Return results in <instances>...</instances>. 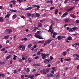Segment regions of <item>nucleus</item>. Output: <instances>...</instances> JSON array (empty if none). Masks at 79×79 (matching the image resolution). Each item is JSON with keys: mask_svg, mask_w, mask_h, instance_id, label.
I'll return each instance as SVG.
<instances>
[{"mask_svg": "<svg viewBox=\"0 0 79 79\" xmlns=\"http://www.w3.org/2000/svg\"><path fill=\"white\" fill-rule=\"evenodd\" d=\"M65 23H68L69 21V20L68 19H66L64 20Z\"/></svg>", "mask_w": 79, "mask_h": 79, "instance_id": "nucleus-21", "label": "nucleus"}, {"mask_svg": "<svg viewBox=\"0 0 79 79\" xmlns=\"http://www.w3.org/2000/svg\"><path fill=\"white\" fill-rule=\"evenodd\" d=\"M76 56L77 58H79V54H76Z\"/></svg>", "mask_w": 79, "mask_h": 79, "instance_id": "nucleus-63", "label": "nucleus"}, {"mask_svg": "<svg viewBox=\"0 0 79 79\" xmlns=\"http://www.w3.org/2000/svg\"><path fill=\"white\" fill-rule=\"evenodd\" d=\"M67 40H72V37L71 36H68L67 38Z\"/></svg>", "mask_w": 79, "mask_h": 79, "instance_id": "nucleus-13", "label": "nucleus"}, {"mask_svg": "<svg viewBox=\"0 0 79 79\" xmlns=\"http://www.w3.org/2000/svg\"><path fill=\"white\" fill-rule=\"evenodd\" d=\"M53 40V39H52L51 40H48L47 41H46L44 43L43 45H44V46H45L46 45H48V44H49L51 42V41H52V40Z\"/></svg>", "mask_w": 79, "mask_h": 79, "instance_id": "nucleus-6", "label": "nucleus"}, {"mask_svg": "<svg viewBox=\"0 0 79 79\" xmlns=\"http://www.w3.org/2000/svg\"><path fill=\"white\" fill-rule=\"evenodd\" d=\"M12 2L13 4V5H15V4H16V1H14V0L12 1Z\"/></svg>", "mask_w": 79, "mask_h": 79, "instance_id": "nucleus-37", "label": "nucleus"}, {"mask_svg": "<svg viewBox=\"0 0 79 79\" xmlns=\"http://www.w3.org/2000/svg\"><path fill=\"white\" fill-rule=\"evenodd\" d=\"M10 11L11 12H17V10H10Z\"/></svg>", "mask_w": 79, "mask_h": 79, "instance_id": "nucleus-36", "label": "nucleus"}, {"mask_svg": "<svg viewBox=\"0 0 79 79\" xmlns=\"http://www.w3.org/2000/svg\"><path fill=\"white\" fill-rule=\"evenodd\" d=\"M41 32L40 31H37L34 35L35 37L36 38H38L39 39H44V38L40 36V35H41Z\"/></svg>", "mask_w": 79, "mask_h": 79, "instance_id": "nucleus-1", "label": "nucleus"}, {"mask_svg": "<svg viewBox=\"0 0 79 79\" xmlns=\"http://www.w3.org/2000/svg\"><path fill=\"white\" fill-rule=\"evenodd\" d=\"M35 31H36V30L34 29L33 30H32L31 31L32 32H35Z\"/></svg>", "mask_w": 79, "mask_h": 79, "instance_id": "nucleus-56", "label": "nucleus"}, {"mask_svg": "<svg viewBox=\"0 0 79 79\" xmlns=\"http://www.w3.org/2000/svg\"><path fill=\"white\" fill-rule=\"evenodd\" d=\"M74 60H78L79 61V59H78V58L77 57H76L74 59Z\"/></svg>", "mask_w": 79, "mask_h": 79, "instance_id": "nucleus-44", "label": "nucleus"}, {"mask_svg": "<svg viewBox=\"0 0 79 79\" xmlns=\"http://www.w3.org/2000/svg\"><path fill=\"white\" fill-rule=\"evenodd\" d=\"M13 19H15L17 17V15L16 14H15L13 16Z\"/></svg>", "mask_w": 79, "mask_h": 79, "instance_id": "nucleus-22", "label": "nucleus"}, {"mask_svg": "<svg viewBox=\"0 0 79 79\" xmlns=\"http://www.w3.org/2000/svg\"><path fill=\"white\" fill-rule=\"evenodd\" d=\"M0 64H5V62H1L0 63Z\"/></svg>", "mask_w": 79, "mask_h": 79, "instance_id": "nucleus-47", "label": "nucleus"}, {"mask_svg": "<svg viewBox=\"0 0 79 79\" xmlns=\"http://www.w3.org/2000/svg\"><path fill=\"white\" fill-rule=\"evenodd\" d=\"M77 45H78L79 46V43H77L74 44H73L72 45V46H73V47H74L75 48H76L77 47Z\"/></svg>", "mask_w": 79, "mask_h": 79, "instance_id": "nucleus-8", "label": "nucleus"}, {"mask_svg": "<svg viewBox=\"0 0 79 79\" xmlns=\"http://www.w3.org/2000/svg\"><path fill=\"white\" fill-rule=\"evenodd\" d=\"M31 36H32V34H29L27 35L28 37H30Z\"/></svg>", "mask_w": 79, "mask_h": 79, "instance_id": "nucleus-41", "label": "nucleus"}, {"mask_svg": "<svg viewBox=\"0 0 79 79\" xmlns=\"http://www.w3.org/2000/svg\"><path fill=\"white\" fill-rule=\"evenodd\" d=\"M38 27H42V24L41 23H39L38 24Z\"/></svg>", "mask_w": 79, "mask_h": 79, "instance_id": "nucleus-10", "label": "nucleus"}, {"mask_svg": "<svg viewBox=\"0 0 79 79\" xmlns=\"http://www.w3.org/2000/svg\"><path fill=\"white\" fill-rule=\"evenodd\" d=\"M21 40L22 41H23V40H25V41L26 40H27V38H22Z\"/></svg>", "mask_w": 79, "mask_h": 79, "instance_id": "nucleus-18", "label": "nucleus"}, {"mask_svg": "<svg viewBox=\"0 0 79 79\" xmlns=\"http://www.w3.org/2000/svg\"><path fill=\"white\" fill-rule=\"evenodd\" d=\"M32 46V44H30L28 45V48H30Z\"/></svg>", "mask_w": 79, "mask_h": 79, "instance_id": "nucleus-24", "label": "nucleus"}, {"mask_svg": "<svg viewBox=\"0 0 79 79\" xmlns=\"http://www.w3.org/2000/svg\"><path fill=\"white\" fill-rule=\"evenodd\" d=\"M68 13L66 12L64 13V14H63V15L64 16V17H65L66 16H67L68 15Z\"/></svg>", "mask_w": 79, "mask_h": 79, "instance_id": "nucleus-15", "label": "nucleus"}, {"mask_svg": "<svg viewBox=\"0 0 79 79\" xmlns=\"http://www.w3.org/2000/svg\"><path fill=\"white\" fill-rule=\"evenodd\" d=\"M33 28H34V29L36 31L37 30V29H39V28H38V27H33Z\"/></svg>", "mask_w": 79, "mask_h": 79, "instance_id": "nucleus-32", "label": "nucleus"}, {"mask_svg": "<svg viewBox=\"0 0 79 79\" xmlns=\"http://www.w3.org/2000/svg\"><path fill=\"white\" fill-rule=\"evenodd\" d=\"M55 74H52L51 73L49 74H47V77H54L53 76H55Z\"/></svg>", "mask_w": 79, "mask_h": 79, "instance_id": "nucleus-7", "label": "nucleus"}, {"mask_svg": "<svg viewBox=\"0 0 79 79\" xmlns=\"http://www.w3.org/2000/svg\"><path fill=\"white\" fill-rule=\"evenodd\" d=\"M40 75V73H36L35 75V77H36V76H39Z\"/></svg>", "mask_w": 79, "mask_h": 79, "instance_id": "nucleus-35", "label": "nucleus"}, {"mask_svg": "<svg viewBox=\"0 0 79 79\" xmlns=\"http://www.w3.org/2000/svg\"><path fill=\"white\" fill-rule=\"evenodd\" d=\"M72 29L73 30V31H76V30H77V29H78V28L76 27H74L72 28Z\"/></svg>", "mask_w": 79, "mask_h": 79, "instance_id": "nucleus-14", "label": "nucleus"}, {"mask_svg": "<svg viewBox=\"0 0 79 79\" xmlns=\"http://www.w3.org/2000/svg\"><path fill=\"white\" fill-rule=\"evenodd\" d=\"M34 58H35V60H37V59L38 58H39V57L35 56V57Z\"/></svg>", "mask_w": 79, "mask_h": 79, "instance_id": "nucleus-60", "label": "nucleus"}, {"mask_svg": "<svg viewBox=\"0 0 79 79\" xmlns=\"http://www.w3.org/2000/svg\"><path fill=\"white\" fill-rule=\"evenodd\" d=\"M57 39L59 40H61L62 39V38H61V36L59 35L57 36Z\"/></svg>", "mask_w": 79, "mask_h": 79, "instance_id": "nucleus-17", "label": "nucleus"}, {"mask_svg": "<svg viewBox=\"0 0 79 79\" xmlns=\"http://www.w3.org/2000/svg\"><path fill=\"white\" fill-rule=\"evenodd\" d=\"M68 31L69 32H73V30L72 28H69V30H68Z\"/></svg>", "mask_w": 79, "mask_h": 79, "instance_id": "nucleus-29", "label": "nucleus"}, {"mask_svg": "<svg viewBox=\"0 0 79 79\" xmlns=\"http://www.w3.org/2000/svg\"><path fill=\"white\" fill-rule=\"evenodd\" d=\"M27 73H29V72L30 71V70H29V68H27Z\"/></svg>", "mask_w": 79, "mask_h": 79, "instance_id": "nucleus-42", "label": "nucleus"}, {"mask_svg": "<svg viewBox=\"0 0 79 79\" xmlns=\"http://www.w3.org/2000/svg\"><path fill=\"white\" fill-rule=\"evenodd\" d=\"M17 57V56H15V55H14L13 58V60H16V58Z\"/></svg>", "mask_w": 79, "mask_h": 79, "instance_id": "nucleus-46", "label": "nucleus"}, {"mask_svg": "<svg viewBox=\"0 0 79 79\" xmlns=\"http://www.w3.org/2000/svg\"><path fill=\"white\" fill-rule=\"evenodd\" d=\"M3 18L0 17V22H3Z\"/></svg>", "mask_w": 79, "mask_h": 79, "instance_id": "nucleus-23", "label": "nucleus"}, {"mask_svg": "<svg viewBox=\"0 0 79 79\" xmlns=\"http://www.w3.org/2000/svg\"><path fill=\"white\" fill-rule=\"evenodd\" d=\"M5 32L7 34H11L12 32V30L11 29H6L5 30Z\"/></svg>", "mask_w": 79, "mask_h": 79, "instance_id": "nucleus-3", "label": "nucleus"}, {"mask_svg": "<svg viewBox=\"0 0 79 79\" xmlns=\"http://www.w3.org/2000/svg\"><path fill=\"white\" fill-rule=\"evenodd\" d=\"M27 17H30V16H31V14L28 13L27 14Z\"/></svg>", "mask_w": 79, "mask_h": 79, "instance_id": "nucleus-20", "label": "nucleus"}, {"mask_svg": "<svg viewBox=\"0 0 79 79\" xmlns=\"http://www.w3.org/2000/svg\"><path fill=\"white\" fill-rule=\"evenodd\" d=\"M36 66H40V64H36Z\"/></svg>", "mask_w": 79, "mask_h": 79, "instance_id": "nucleus-57", "label": "nucleus"}, {"mask_svg": "<svg viewBox=\"0 0 79 79\" xmlns=\"http://www.w3.org/2000/svg\"><path fill=\"white\" fill-rule=\"evenodd\" d=\"M58 9H56L55 10V15H56L58 13Z\"/></svg>", "mask_w": 79, "mask_h": 79, "instance_id": "nucleus-26", "label": "nucleus"}, {"mask_svg": "<svg viewBox=\"0 0 79 79\" xmlns=\"http://www.w3.org/2000/svg\"><path fill=\"white\" fill-rule=\"evenodd\" d=\"M22 47H23V45H20V46H19L18 47V49L19 50H21V49L22 48Z\"/></svg>", "mask_w": 79, "mask_h": 79, "instance_id": "nucleus-19", "label": "nucleus"}, {"mask_svg": "<svg viewBox=\"0 0 79 79\" xmlns=\"http://www.w3.org/2000/svg\"><path fill=\"white\" fill-rule=\"evenodd\" d=\"M10 57L11 55H9L6 58V60H8L9 58H10Z\"/></svg>", "mask_w": 79, "mask_h": 79, "instance_id": "nucleus-28", "label": "nucleus"}, {"mask_svg": "<svg viewBox=\"0 0 79 79\" xmlns=\"http://www.w3.org/2000/svg\"><path fill=\"white\" fill-rule=\"evenodd\" d=\"M46 63L48 64H49L50 63H52V60L49 59H45L44 61V63Z\"/></svg>", "mask_w": 79, "mask_h": 79, "instance_id": "nucleus-5", "label": "nucleus"}, {"mask_svg": "<svg viewBox=\"0 0 79 79\" xmlns=\"http://www.w3.org/2000/svg\"><path fill=\"white\" fill-rule=\"evenodd\" d=\"M24 75H22L21 77V79H23V78H24Z\"/></svg>", "mask_w": 79, "mask_h": 79, "instance_id": "nucleus-40", "label": "nucleus"}, {"mask_svg": "<svg viewBox=\"0 0 79 79\" xmlns=\"http://www.w3.org/2000/svg\"><path fill=\"white\" fill-rule=\"evenodd\" d=\"M34 14L36 15V17H39L40 16V15L39 13H37L36 12H35Z\"/></svg>", "mask_w": 79, "mask_h": 79, "instance_id": "nucleus-12", "label": "nucleus"}, {"mask_svg": "<svg viewBox=\"0 0 79 79\" xmlns=\"http://www.w3.org/2000/svg\"><path fill=\"white\" fill-rule=\"evenodd\" d=\"M73 15L74 14H70L69 15L70 16H71V17H72Z\"/></svg>", "mask_w": 79, "mask_h": 79, "instance_id": "nucleus-55", "label": "nucleus"}, {"mask_svg": "<svg viewBox=\"0 0 79 79\" xmlns=\"http://www.w3.org/2000/svg\"><path fill=\"white\" fill-rule=\"evenodd\" d=\"M8 38H9V35H6L4 37V39H8Z\"/></svg>", "mask_w": 79, "mask_h": 79, "instance_id": "nucleus-27", "label": "nucleus"}, {"mask_svg": "<svg viewBox=\"0 0 79 79\" xmlns=\"http://www.w3.org/2000/svg\"><path fill=\"white\" fill-rule=\"evenodd\" d=\"M56 67H53L52 68V69L54 70V71H56Z\"/></svg>", "mask_w": 79, "mask_h": 79, "instance_id": "nucleus-31", "label": "nucleus"}, {"mask_svg": "<svg viewBox=\"0 0 79 79\" xmlns=\"http://www.w3.org/2000/svg\"><path fill=\"white\" fill-rule=\"evenodd\" d=\"M24 1L25 2H26V0H21L19 2V4H21V2H22V3H24Z\"/></svg>", "mask_w": 79, "mask_h": 79, "instance_id": "nucleus-16", "label": "nucleus"}, {"mask_svg": "<svg viewBox=\"0 0 79 79\" xmlns=\"http://www.w3.org/2000/svg\"><path fill=\"white\" fill-rule=\"evenodd\" d=\"M74 8V7H71V8L67 9L66 10V11H67V12H69V11H71V10H73V9Z\"/></svg>", "mask_w": 79, "mask_h": 79, "instance_id": "nucleus-11", "label": "nucleus"}, {"mask_svg": "<svg viewBox=\"0 0 79 79\" xmlns=\"http://www.w3.org/2000/svg\"><path fill=\"white\" fill-rule=\"evenodd\" d=\"M53 35H57V34L55 32H54L53 33Z\"/></svg>", "mask_w": 79, "mask_h": 79, "instance_id": "nucleus-54", "label": "nucleus"}, {"mask_svg": "<svg viewBox=\"0 0 79 79\" xmlns=\"http://www.w3.org/2000/svg\"><path fill=\"white\" fill-rule=\"evenodd\" d=\"M13 4H10V8H12L13 7Z\"/></svg>", "mask_w": 79, "mask_h": 79, "instance_id": "nucleus-52", "label": "nucleus"}, {"mask_svg": "<svg viewBox=\"0 0 79 79\" xmlns=\"http://www.w3.org/2000/svg\"><path fill=\"white\" fill-rule=\"evenodd\" d=\"M44 42V41H39L38 42V43H39V44H40L41 43H42L43 42Z\"/></svg>", "mask_w": 79, "mask_h": 79, "instance_id": "nucleus-48", "label": "nucleus"}, {"mask_svg": "<svg viewBox=\"0 0 79 79\" xmlns=\"http://www.w3.org/2000/svg\"><path fill=\"white\" fill-rule=\"evenodd\" d=\"M16 35H15V36L14 37V39L15 40H16Z\"/></svg>", "mask_w": 79, "mask_h": 79, "instance_id": "nucleus-59", "label": "nucleus"}, {"mask_svg": "<svg viewBox=\"0 0 79 79\" xmlns=\"http://www.w3.org/2000/svg\"><path fill=\"white\" fill-rule=\"evenodd\" d=\"M62 55H63V56H66V52H64L62 53Z\"/></svg>", "mask_w": 79, "mask_h": 79, "instance_id": "nucleus-30", "label": "nucleus"}, {"mask_svg": "<svg viewBox=\"0 0 79 79\" xmlns=\"http://www.w3.org/2000/svg\"><path fill=\"white\" fill-rule=\"evenodd\" d=\"M40 53H41L39 51L37 52L36 53V54L37 55H40Z\"/></svg>", "mask_w": 79, "mask_h": 79, "instance_id": "nucleus-39", "label": "nucleus"}, {"mask_svg": "<svg viewBox=\"0 0 79 79\" xmlns=\"http://www.w3.org/2000/svg\"><path fill=\"white\" fill-rule=\"evenodd\" d=\"M1 76L2 77H4V76H5V75L3 73H1Z\"/></svg>", "mask_w": 79, "mask_h": 79, "instance_id": "nucleus-61", "label": "nucleus"}, {"mask_svg": "<svg viewBox=\"0 0 79 79\" xmlns=\"http://www.w3.org/2000/svg\"><path fill=\"white\" fill-rule=\"evenodd\" d=\"M51 73H52V74H54L55 73V72H54V70H52L51 71Z\"/></svg>", "mask_w": 79, "mask_h": 79, "instance_id": "nucleus-64", "label": "nucleus"}, {"mask_svg": "<svg viewBox=\"0 0 79 79\" xmlns=\"http://www.w3.org/2000/svg\"><path fill=\"white\" fill-rule=\"evenodd\" d=\"M53 59V57L52 56H50V59L51 60H52Z\"/></svg>", "mask_w": 79, "mask_h": 79, "instance_id": "nucleus-50", "label": "nucleus"}, {"mask_svg": "<svg viewBox=\"0 0 79 79\" xmlns=\"http://www.w3.org/2000/svg\"><path fill=\"white\" fill-rule=\"evenodd\" d=\"M28 10H31V9L32 8V7H28Z\"/></svg>", "mask_w": 79, "mask_h": 79, "instance_id": "nucleus-51", "label": "nucleus"}, {"mask_svg": "<svg viewBox=\"0 0 79 79\" xmlns=\"http://www.w3.org/2000/svg\"><path fill=\"white\" fill-rule=\"evenodd\" d=\"M19 62H20V63H21V62H23V60L22 59H19Z\"/></svg>", "mask_w": 79, "mask_h": 79, "instance_id": "nucleus-43", "label": "nucleus"}, {"mask_svg": "<svg viewBox=\"0 0 79 79\" xmlns=\"http://www.w3.org/2000/svg\"><path fill=\"white\" fill-rule=\"evenodd\" d=\"M49 56L48 54H45V53H41V56H42V59H45L46 56L48 57Z\"/></svg>", "mask_w": 79, "mask_h": 79, "instance_id": "nucleus-2", "label": "nucleus"}, {"mask_svg": "<svg viewBox=\"0 0 79 79\" xmlns=\"http://www.w3.org/2000/svg\"><path fill=\"white\" fill-rule=\"evenodd\" d=\"M14 73H15V74L16 73H18V71L17 70H14Z\"/></svg>", "mask_w": 79, "mask_h": 79, "instance_id": "nucleus-45", "label": "nucleus"}, {"mask_svg": "<svg viewBox=\"0 0 79 79\" xmlns=\"http://www.w3.org/2000/svg\"><path fill=\"white\" fill-rule=\"evenodd\" d=\"M10 15L9 14H7L5 16V18H8V17H9L10 16Z\"/></svg>", "mask_w": 79, "mask_h": 79, "instance_id": "nucleus-33", "label": "nucleus"}, {"mask_svg": "<svg viewBox=\"0 0 79 79\" xmlns=\"http://www.w3.org/2000/svg\"><path fill=\"white\" fill-rule=\"evenodd\" d=\"M28 78H30V79H33V77H34V76L30 74L29 75H28Z\"/></svg>", "mask_w": 79, "mask_h": 79, "instance_id": "nucleus-9", "label": "nucleus"}, {"mask_svg": "<svg viewBox=\"0 0 79 79\" xmlns=\"http://www.w3.org/2000/svg\"><path fill=\"white\" fill-rule=\"evenodd\" d=\"M49 29L50 30H52V26H50V27H49Z\"/></svg>", "mask_w": 79, "mask_h": 79, "instance_id": "nucleus-53", "label": "nucleus"}, {"mask_svg": "<svg viewBox=\"0 0 79 79\" xmlns=\"http://www.w3.org/2000/svg\"><path fill=\"white\" fill-rule=\"evenodd\" d=\"M25 48H26V47L25 46H23L22 45V49L23 51H24Z\"/></svg>", "mask_w": 79, "mask_h": 79, "instance_id": "nucleus-25", "label": "nucleus"}, {"mask_svg": "<svg viewBox=\"0 0 79 79\" xmlns=\"http://www.w3.org/2000/svg\"><path fill=\"white\" fill-rule=\"evenodd\" d=\"M5 50H6L5 48H3V49H2L1 50V52H4V51H5Z\"/></svg>", "mask_w": 79, "mask_h": 79, "instance_id": "nucleus-38", "label": "nucleus"}, {"mask_svg": "<svg viewBox=\"0 0 79 79\" xmlns=\"http://www.w3.org/2000/svg\"><path fill=\"white\" fill-rule=\"evenodd\" d=\"M76 23H79V21L78 20H76Z\"/></svg>", "mask_w": 79, "mask_h": 79, "instance_id": "nucleus-62", "label": "nucleus"}, {"mask_svg": "<svg viewBox=\"0 0 79 79\" xmlns=\"http://www.w3.org/2000/svg\"><path fill=\"white\" fill-rule=\"evenodd\" d=\"M73 18H76L77 17L76 15H75L74 14H73V15L72 17Z\"/></svg>", "mask_w": 79, "mask_h": 79, "instance_id": "nucleus-34", "label": "nucleus"}, {"mask_svg": "<svg viewBox=\"0 0 79 79\" xmlns=\"http://www.w3.org/2000/svg\"><path fill=\"white\" fill-rule=\"evenodd\" d=\"M55 7H52L50 8V10H53V9H54L55 8Z\"/></svg>", "mask_w": 79, "mask_h": 79, "instance_id": "nucleus-49", "label": "nucleus"}, {"mask_svg": "<svg viewBox=\"0 0 79 79\" xmlns=\"http://www.w3.org/2000/svg\"><path fill=\"white\" fill-rule=\"evenodd\" d=\"M50 71V70L48 69H43V74H46L47 73H48Z\"/></svg>", "mask_w": 79, "mask_h": 79, "instance_id": "nucleus-4", "label": "nucleus"}, {"mask_svg": "<svg viewBox=\"0 0 79 79\" xmlns=\"http://www.w3.org/2000/svg\"><path fill=\"white\" fill-rule=\"evenodd\" d=\"M69 40H66V39H65V41H66V42H69V41H68Z\"/></svg>", "mask_w": 79, "mask_h": 79, "instance_id": "nucleus-58", "label": "nucleus"}]
</instances>
